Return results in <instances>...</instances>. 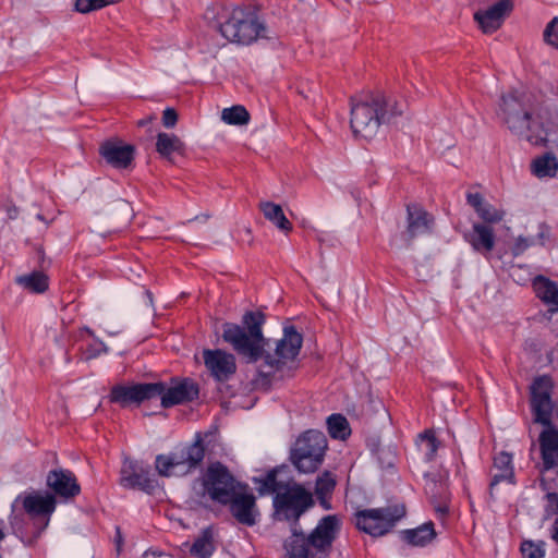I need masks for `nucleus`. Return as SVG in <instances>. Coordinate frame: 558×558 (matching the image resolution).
I'll return each mask as SVG.
<instances>
[{
	"instance_id": "nucleus-20",
	"label": "nucleus",
	"mask_w": 558,
	"mask_h": 558,
	"mask_svg": "<svg viewBox=\"0 0 558 558\" xmlns=\"http://www.w3.org/2000/svg\"><path fill=\"white\" fill-rule=\"evenodd\" d=\"M408 227L407 240L412 241L415 236L430 232L434 218L424 208L416 204L407 206Z\"/></svg>"
},
{
	"instance_id": "nucleus-16",
	"label": "nucleus",
	"mask_w": 558,
	"mask_h": 558,
	"mask_svg": "<svg viewBox=\"0 0 558 558\" xmlns=\"http://www.w3.org/2000/svg\"><path fill=\"white\" fill-rule=\"evenodd\" d=\"M46 485L54 495L64 499H71L81 494L75 474L68 469L50 470L46 477Z\"/></svg>"
},
{
	"instance_id": "nucleus-36",
	"label": "nucleus",
	"mask_w": 558,
	"mask_h": 558,
	"mask_svg": "<svg viewBox=\"0 0 558 558\" xmlns=\"http://www.w3.org/2000/svg\"><path fill=\"white\" fill-rule=\"evenodd\" d=\"M521 553L523 558H544L545 543H534L531 541H525L521 545Z\"/></svg>"
},
{
	"instance_id": "nucleus-46",
	"label": "nucleus",
	"mask_w": 558,
	"mask_h": 558,
	"mask_svg": "<svg viewBox=\"0 0 558 558\" xmlns=\"http://www.w3.org/2000/svg\"><path fill=\"white\" fill-rule=\"evenodd\" d=\"M551 538L558 544V519L554 523Z\"/></svg>"
},
{
	"instance_id": "nucleus-27",
	"label": "nucleus",
	"mask_w": 558,
	"mask_h": 558,
	"mask_svg": "<svg viewBox=\"0 0 558 558\" xmlns=\"http://www.w3.org/2000/svg\"><path fill=\"white\" fill-rule=\"evenodd\" d=\"M436 537L433 522L424 523L416 529L402 532V538L412 546H426Z\"/></svg>"
},
{
	"instance_id": "nucleus-17",
	"label": "nucleus",
	"mask_w": 558,
	"mask_h": 558,
	"mask_svg": "<svg viewBox=\"0 0 558 558\" xmlns=\"http://www.w3.org/2000/svg\"><path fill=\"white\" fill-rule=\"evenodd\" d=\"M513 9L511 0H499L486 10L477 11L474 14L475 21L485 34L495 33L499 29Z\"/></svg>"
},
{
	"instance_id": "nucleus-19",
	"label": "nucleus",
	"mask_w": 558,
	"mask_h": 558,
	"mask_svg": "<svg viewBox=\"0 0 558 558\" xmlns=\"http://www.w3.org/2000/svg\"><path fill=\"white\" fill-rule=\"evenodd\" d=\"M223 22H219L216 28L219 33L230 43H242L243 36V23H244V9L242 7H235L232 11L223 9Z\"/></svg>"
},
{
	"instance_id": "nucleus-39",
	"label": "nucleus",
	"mask_w": 558,
	"mask_h": 558,
	"mask_svg": "<svg viewBox=\"0 0 558 558\" xmlns=\"http://www.w3.org/2000/svg\"><path fill=\"white\" fill-rule=\"evenodd\" d=\"M544 39L548 45L558 48V17H554L544 31Z\"/></svg>"
},
{
	"instance_id": "nucleus-35",
	"label": "nucleus",
	"mask_w": 558,
	"mask_h": 558,
	"mask_svg": "<svg viewBox=\"0 0 558 558\" xmlns=\"http://www.w3.org/2000/svg\"><path fill=\"white\" fill-rule=\"evenodd\" d=\"M221 120L229 125L244 124V106L235 105L221 111Z\"/></svg>"
},
{
	"instance_id": "nucleus-45",
	"label": "nucleus",
	"mask_w": 558,
	"mask_h": 558,
	"mask_svg": "<svg viewBox=\"0 0 558 558\" xmlns=\"http://www.w3.org/2000/svg\"><path fill=\"white\" fill-rule=\"evenodd\" d=\"M122 535H121V532H120V527H117V536H116V544H117V550L120 551L121 550V545H122Z\"/></svg>"
},
{
	"instance_id": "nucleus-37",
	"label": "nucleus",
	"mask_w": 558,
	"mask_h": 558,
	"mask_svg": "<svg viewBox=\"0 0 558 558\" xmlns=\"http://www.w3.org/2000/svg\"><path fill=\"white\" fill-rule=\"evenodd\" d=\"M420 440L425 446L424 450L426 460L432 461L435 458L438 450V441L435 435L432 432L426 430L425 433L420 435Z\"/></svg>"
},
{
	"instance_id": "nucleus-44",
	"label": "nucleus",
	"mask_w": 558,
	"mask_h": 558,
	"mask_svg": "<svg viewBox=\"0 0 558 558\" xmlns=\"http://www.w3.org/2000/svg\"><path fill=\"white\" fill-rule=\"evenodd\" d=\"M143 558H173L171 555L166 553H145Z\"/></svg>"
},
{
	"instance_id": "nucleus-33",
	"label": "nucleus",
	"mask_w": 558,
	"mask_h": 558,
	"mask_svg": "<svg viewBox=\"0 0 558 558\" xmlns=\"http://www.w3.org/2000/svg\"><path fill=\"white\" fill-rule=\"evenodd\" d=\"M222 338L230 343L238 353H244V327L226 323L222 328Z\"/></svg>"
},
{
	"instance_id": "nucleus-1",
	"label": "nucleus",
	"mask_w": 558,
	"mask_h": 558,
	"mask_svg": "<svg viewBox=\"0 0 558 558\" xmlns=\"http://www.w3.org/2000/svg\"><path fill=\"white\" fill-rule=\"evenodd\" d=\"M254 482L260 495L275 494L274 519L291 524V535L283 542L287 558H329L332 543L340 531V519L335 514L326 515L305 535L298 522L314 505L312 493L296 483L278 482L276 471L268 472L262 478H254Z\"/></svg>"
},
{
	"instance_id": "nucleus-24",
	"label": "nucleus",
	"mask_w": 558,
	"mask_h": 558,
	"mask_svg": "<svg viewBox=\"0 0 558 558\" xmlns=\"http://www.w3.org/2000/svg\"><path fill=\"white\" fill-rule=\"evenodd\" d=\"M271 31L256 11H246V46L270 39Z\"/></svg>"
},
{
	"instance_id": "nucleus-15",
	"label": "nucleus",
	"mask_w": 558,
	"mask_h": 558,
	"mask_svg": "<svg viewBox=\"0 0 558 558\" xmlns=\"http://www.w3.org/2000/svg\"><path fill=\"white\" fill-rule=\"evenodd\" d=\"M23 507L32 517L33 525L36 527L34 535L38 537L48 526L50 515L56 509L54 496L50 494L45 496L39 494L28 495L23 500Z\"/></svg>"
},
{
	"instance_id": "nucleus-50",
	"label": "nucleus",
	"mask_w": 558,
	"mask_h": 558,
	"mask_svg": "<svg viewBox=\"0 0 558 558\" xmlns=\"http://www.w3.org/2000/svg\"><path fill=\"white\" fill-rule=\"evenodd\" d=\"M138 124H140V125H145V122H144L143 120H141V121L138 122Z\"/></svg>"
},
{
	"instance_id": "nucleus-32",
	"label": "nucleus",
	"mask_w": 558,
	"mask_h": 558,
	"mask_svg": "<svg viewBox=\"0 0 558 558\" xmlns=\"http://www.w3.org/2000/svg\"><path fill=\"white\" fill-rule=\"evenodd\" d=\"M336 486L335 475L328 471L324 472L316 480L315 494L320 502L326 509L329 508L327 499L332 494Z\"/></svg>"
},
{
	"instance_id": "nucleus-22",
	"label": "nucleus",
	"mask_w": 558,
	"mask_h": 558,
	"mask_svg": "<svg viewBox=\"0 0 558 558\" xmlns=\"http://www.w3.org/2000/svg\"><path fill=\"white\" fill-rule=\"evenodd\" d=\"M466 203L486 225L498 223L505 217V211L487 202L481 193L468 192Z\"/></svg>"
},
{
	"instance_id": "nucleus-47",
	"label": "nucleus",
	"mask_w": 558,
	"mask_h": 558,
	"mask_svg": "<svg viewBox=\"0 0 558 558\" xmlns=\"http://www.w3.org/2000/svg\"><path fill=\"white\" fill-rule=\"evenodd\" d=\"M8 216H9L11 219H15V218L17 217V209H16V208L9 209V211H8Z\"/></svg>"
},
{
	"instance_id": "nucleus-25",
	"label": "nucleus",
	"mask_w": 558,
	"mask_h": 558,
	"mask_svg": "<svg viewBox=\"0 0 558 558\" xmlns=\"http://www.w3.org/2000/svg\"><path fill=\"white\" fill-rule=\"evenodd\" d=\"M514 473L512 468V457L507 452H499L494 458V472L489 484L490 490L500 482L513 484Z\"/></svg>"
},
{
	"instance_id": "nucleus-7",
	"label": "nucleus",
	"mask_w": 558,
	"mask_h": 558,
	"mask_svg": "<svg viewBox=\"0 0 558 558\" xmlns=\"http://www.w3.org/2000/svg\"><path fill=\"white\" fill-rule=\"evenodd\" d=\"M326 449L327 439L324 433L310 429L298 437L290 459L298 471L313 473L323 463Z\"/></svg>"
},
{
	"instance_id": "nucleus-23",
	"label": "nucleus",
	"mask_w": 558,
	"mask_h": 558,
	"mask_svg": "<svg viewBox=\"0 0 558 558\" xmlns=\"http://www.w3.org/2000/svg\"><path fill=\"white\" fill-rule=\"evenodd\" d=\"M532 286L536 296L548 306L549 312H558V283L539 275L533 279Z\"/></svg>"
},
{
	"instance_id": "nucleus-11",
	"label": "nucleus",
	"mask_w": 558,
	"mask_h": 558,
	"mask_svg": "<svg viewBox=\"0 0 558 558\" xmlns=\"http://www.w3.org/2000/svg\"><path fill=\"white\" fill-rule=\"evenodd\" d=\"M553 380L549 376L543 375L536 377L531 385V405L535 416V422L543 424L545 427L550 426V417L553 413Z\"/></svg>"
},
{
	"instance_id": "nucleus-43",
	"label": "nucleus",
	"mask_w": 558,
	"mask_h": 558,
	"mask_svg": "<svg viewBox=\"0 0 558 558\" xmlns=\"http://www.w3.org/2000/svg\"><path fill=\"white\" fill-rule=\"evenodd\" d=\"M533 244V241L529 238L519 236L513 246H512V253L513 255L518 256L524 253L531 245Z\"/></svg>"
},
{
	"instance_id": "nucleus-41",
	"label": "nucleus",
	"mask_w": 558,
	"mask_h": 558,
	"mask_svg": "<svg viewBox=\"0 0 558 558\" xmlns=\"http://www.w3.org/2000/svg\"><path fill=\"white\" fill-rule=\"evenodd\" d=\"M546 506L545 511L547 515L558 514V495L557 493L549 492L546 489Z\"/></svg>"
},
{
	"instance_id": "nucleus-21",
	"label": "nucleus",
	"mask_w": 558,
	"mask_h": 558,
	"mask_svg": "<svg viewBox=\"0 0 558 558\" xmlns=\"http://www.w3.org/2000/svg\"><path fill=\"white\" fill-rule=\"evenodd\" d=\"M465 240L475 252L484 256L489 255L495 247L494 229L486 223H474L471 231L465 234Z\"/></svg>"
},
{
	"instance_id": "nucleus-29",
	"label": "nucleus",
	"mask_w": 558,
	"mask_h": 558,
	"mask_svg": "<svg viewBox=\"0 0 558 558\" xmlns=\"http://www.w3.org/2000/svg\"><path fill=\"white\" fill-rule=\"evenodd\" d=\"M16 283L32 293L41 294L49 288V278L43 271L34 270L28 275L19 276Z\"/></svg>"
},
{
	"instance_id": "nucleus-18",
	"label": "nucleus",
	"mask_w": 558,
	"mask_h": 558,
	"mask_svg": "<svg viewBox=\"0 0 558 558\" xmlns=\"http://www.w3.org/2000/svg\"><path fill=\"white\" fill-rule=\"evenodd\" d=\"M100 156L116 169H126L134 160L135 147L120 141H106L99 147Z\"/></svg>"
},
{
	"instance_id": "nucleus-8",
	"label": "nucleus",
	"mask_w": 558,
	"mask_h": 558,
	"mask_svg": "<svg viewBox=\"0 0 558 558\" xmlns=\"http://www.w3.org/2000/svg\"><path fill=\"white\" fill-rule=\"evenodd\" d=\"M404 514L403 506L363 509L354 513V524L360 531L379 537L389 533Z\"/></svg>"
},
{
	"instance_id": "nucleus-13",
	"label": "nucleus",
	"mask_w": 558,
	"mask_h": 558,
	"mask_svg": "<svg viewBox=\"0 0 558 558\" xmlns=\"http://www.w3.org/2000/svg\"><path fill=\"white\" fill-rule=\"evenodd\" d=\"M539 446L543 461L542 482L543 489H550L548 473L558 476V429L553 425L546 426L539 435Z\"/></svg>"
},
{
	"instance_id": "nucleus-42",
	"label": "nucleus",
	"mask_w": 558,
	"mask_h": 558,
	"mask_svg": "<svg viewBox=\"0 0 558 558\" xmlns=\"http://www.w3.org/2000/svg\"><path fill=\"white\" fill-rule=\"evenodd\" d=\"M161 120H162V125L165 128L171 129V128L175 126V124L178 122V113L173 108L168 107L163 110Z\"/></svg>"
},
{
	"instance_id": "nucleus-30",
	"label": "nucleus",
	"mask_w": 558,
	"mask_h": 558,
	"mask_svg": "<svg viewBox=\"0 0 558 558\" xmlns=\"http://www.w3.org/2000/svg\"><path fill=\"white\" fill-rule=\"evenodd\" d=\"M184 149L183 142L175 134L160 132L157 135L156 150L165 158H170L173 153H181Z\"/></svg>"
},
{
	"instance_id": "nucleus-34",
	"label": "nucleus",
	"mask_w": 558,
	"mask_h": 558,
	"mask_svg": "<svg viewBox=\"0 0 558 558\" xmlns=\"http://www.w3.org/2000/svg\"><path fill=\"white\" fill-rule=\"evenodd\" d=\"M327 427L330 436L335 439L344 440L351 434L348 420L341 414L330 415L327 420Z\"/></svg>"
},
{
	"instance_id": "nucleus-2",
	"label": "nucleus",
	"mask_w": 558,
	"mask_h": 558,
	"mask_svg": "<svg viewBox=\"0 0 558 558\" xmlns=\"http://www.w3.org/2000/svg\"><path fill=\"white\" fill-rule=\"evenodd\" d=\"M265 323L262 310L246 311V377L253 389H267L274 380L291 377L303 342L293 326L284 327L282 338L271 341L263 333Z\"/></svg>"
},
{
	"instance_id": "nucleus-48",
	"label": "nucleus",
	"mask_w": 558,
	"mask_h": 558,
	"mask_svg": "<svg viewBox=\"0 0 558 558\" xmlns=\"http://www.w3.org/2000/svg\"><path fill=\"white\" fill-rule=\"evenodd\" d=\"M396 114H401V110H399V111H392V112H391V116H396Z\"/></svg>"
},
{
	"instance_id": "nucleus-6",
	"label": "nucleus",
	"mask_w": 558,
	"mask_h": 558,
	"mask_svg": "<svg viewBox=\"0 0 558 558\" xmlns=\"http://www.w3.org/2000/svg\"><path fill=\"white\" fill-rule=\"evenodd\" d=\"M387 100L383 94H368L351 99V129L355 136L373 138L387 120Z\"/></svg>"
},
{
	"instance_id": "nucleus-5",
	"label": "nucleus",
	"mask_w": 558,
	"mask_h": 558,
	"mask_svg": "<svg viewBox=\"0 0 558 558\" xmlns=\"http://www.w3.org/2000/svg\"><path fill=\"white\" fill-rule=\"evenodd\" d=\"M498 114L512 133L525 135L534 144L548 141L544 124L537 125L532 119V110L526 105L525 94L514 90L504 95Z\"/></svg>"
},
{
	"instance_id": "nucleus-31",
	"label": "nucleus",
	"mask_w": 558,
	"mask_h": 558,
	"mask_svg": "<svg viewBox=\"0 0 558 558\" xmlns=\"http://www.w3.org/2000/svg\"><path fill=\"white\" fill-rule=\"evenodd\" d=\"M532 171L537 178H551L558 171V160L554 155L545 154L533 161Z\"/></svg>"
},
{
	"instance_id": "nucleus-14",
	"label": "nucleus",
	"mask_w": 558,
	"mask_h": 558,
	"mask_svg": "<svg viewBox=\"0 0 558 558\" xmlns=\"http://www.w3.org/2000/svg\"><path fill=\"white\" fill-rule=\"evenodd\" d=\"M203 360L209 375L217 383L228 381L236 373L234 355L221 349H204Z\"/></svg>"
},
{
	"instance_id": "nucleus-49",
	"label": "nucleus",
	"mask_w": 558,
	"mask_h": 558,
	"mask_svg": "<svg viewBox=\"0 0 558 558\" xmlns=\"http://www.w3.org/2000/svg\"><path fill=\"white\" fill-rule=\"evenodd\" d=\"M245 119H246V124H247V123H248V120H250V116H248V112H247V111H246Z\"/></svg>"
},
{
	"instance_id": "nucleus-10",
	"label": "nucleus",
	"mask_w": 558,
	"mask_h": 558,
	"mask_svg": "<svg viewBox=\"0 0 558 558\" xmlns=\"http://www.w3.org/2000/svg\"><path fill=\"white\" fill-rule=\"evenodd\" d=\"M162 391V386L155 383L118 384L109 392V401L121 408L138 407L142 402L157 397Z\"/></svg>"
},
{
	"instance_id": "nucleus-4",
	"label": "nucleus",
	"mask_w": 558,
	"mask_h": 558,
	"mask_svg": "<svg viewBox=\"0 0 558 558\" xmlns=\"http://www.w3.org/2000/svg\"><path fill=\"white\" fill-rule=\"evenodd\" d=\"M217 429L206 433L197 432L192 442L178 448L168 454H158L155 459V468L159 475L165 477L186 476L201 468L205 456V441L214 437Z\"/></svg>"
},
{
	"instance_id": "nucleus-40",
	"label": "nucleus",
	"mask_w": 558,
	"mask_h": 558,
	"mask_svg": "<svg viewBox=\"0 0 558 558\" xmlns=\"http://www.w3.org/2000/svg\"><path fill=\"white\" fill-rule=\"evenodd\" d=\"M259 513L255 509V498L246 493V526L254 525L257 522Z\"/></svg>"
},
{
	"instance_id": "nucleus-3",
	"label": "nucleus",
	"mask_w": 558,
	"mask_h": 558,
	"mask_svg": "<svg viewBox=\"0 0 558 558\" xmlns=\"http://www.w3.org/2000/svg\"><path fill=\"white\" fill-rule=\"evenodd\" d=\"M194 495L204 505L228 507L244 524V484L221 461L209 462L192 483Z\"/></svg>"
},
{
	"instance_id": "nucleus-38",
	"label": "nucleus",
	"mask_w": 558,
	"mask_h": 558,
	"mask_svg": "<svg viewBox=\"0 0 558 558\" xmlns=\"http://www.w3.org/2000/svg\"><path fill=\"white\" fill-rule=\"evenodd\" d=\"M109 5L107 0H75V9L81 13H89Z\"/></svg>"
},
{
	"instance_id": "nucleus-9",
	"label": "nucleus",
	"mask_w": 558,
	"mask_h": 558,
	"mask_svg": "<svg viewBox=\"0 0 558 558\" xmlns=\"http://www.w3.org/2000/svg\"><path fill=\"white\" fill-rule=\"evenodd\" d=\"M156 384L162 386V391L157 397H160V404L163 409L191 403L199 396V385L191 377L173 376L169 384L163 381Z\"/></svg>"
},
{
	"instance_id": "nucleus-28",
	"label": "nucleus",
	"mask_w": 558,
	"mask_h": 558,
	"mask_svg": "<svg viewBox=\"0 0 558 558\" xmlns=\"http://www.w3.org/2000/svg\"><path fill=\"white\" fill-rule=\"evenodd\" d=\"M260 209L267 220L275 225L281 232L288 234L292 231V223L286 217L280 205L275 203H263Z\"/></svg>"
},
{
	"instance_id": "nucleus-12",
	"label": "nucleus",
	"mask_w": 558,
	"mask_h": 558,
	"mask_svg": "<svg viewBox=\"0 0 558 558\" xmlns=\"http://www.w3.org/2000/svg\"><path fill=\"white\" fill-rule=\"evenodd\" d=\"M119 483L123 488L141 489L147 494H151L157 486L156 480L150 476L149 466L130 458L123 460Z\"/></svg>"
},
{
	"instance_id": "nucleus-26",
	"label": "nucleus",
	"mask_w": 558,
	"mask_h": 558,
	"mask_svg": "<svg viewBox=\"0 0 558 558\" xmlns=\"http://www.w3.org/2000/svg\"><path fill=\"white\" fill-rule=\"evenodd\" d=\"M217 548L215 541V532L213 526L203 529L198 536L195 537L190 547L191 556L195 558H210Z\"/></svg>"
}]
</instances>
